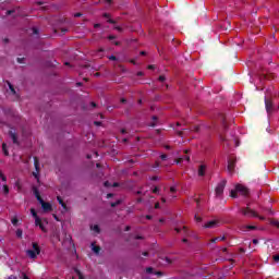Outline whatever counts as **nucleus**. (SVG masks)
<instances>
[{
	"label": "nucleus",
	"mask_w": 279,
	"mask_h": 279,
	"mask_svg": "<svg viewBox=\"0 0 279 279\" xmlns=\"http://www.w3.org/2000/svg\"><path fill=\"white\" fill-rule=\"evenodd\" d=\"M32 245L33 250H27L26 256H28V258H32L33 260H36V258H38V256L40 255V246L36 242H33Z\"/></svg>",
	"instance_id": "obj_1"
},
{
	"label": "nucleus",
	"mask_w": 279,
	"mask_h": 279,
	"mask_svg": "<svg viewBox=\"0 0 279 279\" xmlns=\"http://www.w3.org/2000/svg\"><path fill=\"white\" fill-rule=\"evenodd\" d=\"M236 193H240V195H248L250 190H247L244 185L238 184L235 190L231 191V197H238Z\"/></svg>",
	"instance_id": "obj_2"
},
{
	"label": "nucleus",
	"mask_w": 279,
	"mask_h": 279,
	"mask_svg": "<svg viewBox=\"0 0 279 279\" xmlns=\"http://www.w3.org/2000/svg\"><path fill=\"white\" fill-rule=\"evenodd\" d=\"M36 197L39 202V204L41 205V208L45 213H51L53 210V208L51 207L50 203L44 202L43 197H40V194L36 193Z\"/></svg>",
	"instance_id": "obj_3"
},
{
	"label": "nucleus",
	"mask_w": 279,
	"mask_h": 279,
	"mask_svg": "<svg viewBox=\"0 0 279 279\" xmlns=\"http://www.w3.org/2000/svg\"><path fill=\"white\" fill-rule=\"evenodd\" d=\"M34 165H35V171L33 172V175L37 182L40 180V161L38 160V157H34Z\"/></svg>",
	"instance_id": "obj_4"
},
{
	"label": "nucleus",
	"mask_w": 279,
	"mask_h": 279,
	"mask_svg": "<svg viewBox=\"0 0 279 279\" xmlns=\"http://www.w3.org/2000/svg\"><path fill=\"white\" fill-rule=\"evenodd\" d=\"M242 214L245 216V217H258V219H260L262 221H265V217L263 216H258L256 214V211L250 209V208H246V209H242Z\"/></svg>",
	"instance_id": "obj_5"
},
{
	"label": "nucleus",
	"mask_w": 279,
	"mask_h": 279,
	"mask_svg": "<svg viewBox=\"0 0 279 279\" xmlns=\"http://www.w3.org/2000/svg\"><path fill=\"white\" fill-rule=\"evenodd\" d=\"M223 189H226V181H221L217 186H216V195L219 197L223 195Z\"/></svg>",
	"instance_id": "obj_6"
},
{
	"label": "nucleus",
	"mask_w": 279,
	"mask_h": 279,
	"mask_svg": "<svg viewBox=\"0 0 279 279\" xmlns=\"http://www.w3.org/2000/svg\"><path fill=\"white\" fill-rule=\"evenodd\" d=\"M235 165H236V159L235 158H230L228 160L227 169H228L229 173H234Z\"/></svg>",
	"instance_id": "obj_7"
},
{
	"label": "nucleus",
	"mask_w": 279,
	"mask_h": 279,
	"mask_svg": "<svg viewBox=\"0 0 279 279\" xmlns=\"http://www.w3.org/2000/svg\"><path fill=\"white\" fill-rule=\"evenodd\" d=\"M219 226V220H210L204 225V228H217Z\"/></svg>",
	"instance_id": "obj_8"
},
{
	"label": "nucleus",
	"mask_w": 279,
	"mask_h": 279,
	"mask_svg": "<svg viewBox=\"0 0 279 279\" xmlns=\"http://www.w3.org/2000/svg\"><path fill=\"white\" fill-rule=\"evenodd\" d=\"M198 175H201V177L206 175V167L204 165L199 166Z\"/></svg>",
	"instance_id": "obj_9"
},
{
	"label": "nucleus",
	"mask_w": 279,
	"mask_h": 279,
	"mask_svg": "<svg viewBox=\"0 0 279 279\" xmlns=\"http://www.w3.org/2000/svg\"><path fill=\"white\" fill-rule=\"evenodd\" d=\"M57 199H58L59 204L62 206V208L68 210L66 204L64 203V201H62V197L58 196Z\"/></svg>",
	"instance_id": "obj_10"
},
{
	"label": "nucleus",
	"mask_w": 279,
	"mask_h": 279,
	"mask_svg": "<svg viewBox=\"0 0 279 279\" xmlns=\"http://www.w3.org/2000/svg\"><path fill=\"white\" fill-rule=\"evenodd\" d=\"M182 160H186L187 162H190L191 157L185 156L184 158H179V159H177V160H175L177 165H180V162H182Z\"/></svg>",
	"instance_id": "obj_11"
},
{
	"label": "nucleus",
	"mask_w": 279,
	"mask_h": 279,
	"mask_svg": "<svg viewBox=\"0 0 279 279\" xmlns=\"http://www.w3.org/2000/svg\"><path fill=\"white\" fill-rule=\"evenodd\" d=\"M90 230H93L94 232H96L97 234H99L100 232V229H99V226L98 225H94L90 227Z\"/></svg>",
	"instance_id": "obj_12"
},
{
	"label": "nucleus",
	"mask_w": 279,
	"mask_h": 279,
	"mask_svg": "<svg viewBox=\"0 0 279 279\" xmlns=\"http://www.w3.org/2000/svg\"><path fill=\"white\" fill-rule=\"evenodd\" d=\"M2 151H3L4 156H10V153L8 151V147H7L5 143L2 144Z\"/></svg>",
	"instance_id": "obj_13"
},
{
	"label": "nucleus",
	"mask_w": 279,
	"mask_h": 279,
	"mask_svg": "<svg viewBox=\"0 0 279 279\" xmlns=\"http://www.w3.org/2000/svg\"><path fill=\"white\" fill-rule=\"evenodd\" d=\"M35 226H43V219H40V217L35 218Z\"/></svg>",
	"instance_id": "obj_14"
},
{
	"label": "nucleus",
	"mask_w": 279,
	"mask_h": 279,
	"mask_svg": "<svg viewBox=\"0 0 279 279\" xmlns=\"http://www.w3.org/2000/svg\"><path fill=\"white\" fill-rule=\"evenodd\" d=\"M16 238L17 239H23V230L22 229L16 230Z\"/></svg>",
	"instance_id": "obj_15"
},
{
	"label": "nucleus",
	"mask_w": 279,
	"mask_h": 279,
	"mask_svg": "<svg viewBox=\"0 0 279 279\" xmlns=\"http://www.w3.org/2000/svg\"><path fill=\"white\" fill-rule=\"evenodd\" d=\"M8 86L13 95H16V89H14V86H12V83H8Z\"/></svg>",
	"instance_id": "obj_16"
},
{
	"label": "nucleus",
	"mask_w": 279,
	"mask_h": 279,
	"mask_svg": "<svg viewBox=\"0 0 279 279\" xmlns=\"http://www.w3.org/2000/svg\"><path fill=\"white\" fill-rule=\"evenodd\" d=\"M100 250L101 248L99 246L93 245V252H95V254H99Z\"/></svg>",
	"instance_id": "obj_17"
},
{
	"label": "nucleus",
	"mask_w": 279,
	"mask_h": 279,
	"mask_svg": "<svg viewBox=\"0 0 279 279\" xmlns=\"http://www.w3.org/2000/svg\"><path fill=\"white\" fill-rule=\"evenodd\" d=\"M31 214H32V216L34 217V219H36V217H38V214L36 213V209H35V208H32V209H31Z\"/></svg>",
	"instance_id": "obj_18"
},
{
	"label": "nucleus",
	"mask_w": 279,
	"mask_h": 279,
	"mask_svg": "<svg viewBox=\"0 0 279 279\" xmlns=\"http://www.w3.org/2000/svg\"><path fill=\"white\" fill-rule=\"evenodd\" d=\"M0 179L2 180V182H8V178L5 177V174H3V172H0Z\"/></svg>",
	"instance_id": "obj_19"
},
{
	"label": "nucleus",
	"mask_w": 279,
	"mask_h": 279,
	"mask_svg": "<svg viewBox=\"0 0 279 279\" xmlns=\"http://www.w3.org/2000/svg\"><path fill=\"white\" fill-rule=\"evenodd\" d=\"M75 274L77 275V277L80 279H84V275H82V272L80 270L75 269Z\"/></svg>",
	"instance_id": "obj_20"
},
{
	"label": "nucleus",
	"mask_w": 279,
	"mask_h": 279,
	"mask_svg": "<svg viewBox=\"0 0 279 279\" xmlns=\"http://www.w3.org/2000/svg\"><path fill=\"white\" fill-rule=\"evenodd\" d=\"M11 138H12L13 143H15V144L17 143L16 134L11 133Z\"/></svg>",
	"instance_id": "obj_21"
},
{
	"label": "nucleus",
	"mask_w": 279,
	"mask_h": 279,
	"mask_svg": "<svg viewBox=\"0 0 279 279\" xmlns=\"http://www.w3.org/2000/svg\"><path fill=\"white\" fill-rule=\"evenodd\" d=\"M3 191H4L5 195H8V193H10V189L8 187V185H3Z\"/></svg>",
	"instance_id": "obj_22"
},
{
	"label": "nucleus",
	"mask_w": 279,
	"mask_h": 279,
	"mask_svg": "<svg viewBox=\"0 0 279 279\" xmlns=\"http://www.w3.org/2000/svg\"><path fill=\"white\" fill-rule=\"evenodd\" d=\"M266 110H271V102L266 101Z\"/></svg>",
	"instance_id": "obj_23"
},
{
	"label": "nucleus",
	"mask_w": 279,
	"mask_h": 279,
	"mask_svg": "<svg viewBox=\"0 0 279 279\" xmlns=\"http://www.w3.org/2000/svg\"><path fill=\"white\" fill-rule=\"evenodd\" d=\"M11 223H13V226H16L19 223V219L17 218H13L11 220Z\"/></svg>",
	"instance_id": "obj_24"
},
{
	"label": "nucleus",
	"mask_w": 279,
	"mask_h": 279,
	"mask_svg": "<svg viewBox=\"0 0 279 279\" xmlns=\"http://www.w3.org/2000/svg\"><path fill=\"white\" fill-rule=\"evenodd\" d=\"M39 228H40V230L43 231V232H47V229L45 228V225H39Z\"/></svg>",
	"instance_id": "obj_25"
},
{
	"label": "nucleus",
	"mask_w": 279,
	"mask_h": 279,
	"mask_svg": "<svg viewBox=\"0 0 279 279\" xmlns=\"http://www.w3.org/2000/svg\"><path fill=\"white\" fill-rule=\"evenodd\" d=\"M274 260L276 262V263H279V254L278 255H274Z\"/></svg>",
	"instance_id": "obj_26"
},
{
	"label": "nucleus",
	"mask_w": 279,
	"mask_h": 279,
	"mask_svg": "<svg viewBox=\"0 0 279 279\" xmlns=\"http://www.w3.org/2000/svg\"><path fill=\"white\" fill-rule=\"evenodd\" d=\"M154 271V268L149 267V268H146V274H151Z\"/></svg>",
	"instance_id": "obj_27"
},
{
	"label": "nucleus",
	"mask_w": 279,
	"mask_h": 279,
	"mask_svg": "<svg viewBox=\"0 0 279 279\" xmlns=\"http://www.w3.org/2000/svg\"><path fill=\"white\" fill-rule=\"evenodd\" d=\"M246 229L247 230H256V227H254V226H246Z\"/></svg>",
	"instance_id": "obj_28"
},
{
	"label": "nucleus",
	"mask_w": 279,
	"mask_h": 279,
	"mask_svg": "<svg viewBox=\"0 0 279 279\" xmlns=\"http://www.w3.org/2000/svg\"><path fill=\"white\" fill-rule=\"evenodd\" d=\"M158 80H159V82H165V80H166V78H165V75L159 76Z\"/></svg>",
	"instance_id": "obj_29"
},
{
	"label": "nucleus",
	"mask_w": 279,
	"mask_h": 279,
	"mask_svg": "<svg viewBox=\"0 0 279 279\" xmlns=\"http://www.w3.org/2000/svg\"><path fill=\"white\" fill-rule=\"evenodd\" d=\"M219 238H214V239H211L210 240V243H217V240H218Z\"/></svg>",
	"instance_id": "obj_30"
},
{
	"label": "nucleus",
	"mask_w": 279,
	"mask_h": 279,
	"mask_svg": "<svg viewBox=\"0 0 279 279\" xmlns=\"http://www.w3.org/2000/svg\"><path fill=\"white\" fill-rule=\"evenodd\" d=\"M8 279H19V278H16V276L14 275H11L10 277H8Z\"/></svg>",
	"instance_id": "obj_31"
},
{
	"label": "nucleus",
	"mask_w": 279,
	"mask_h": 279,
	"mask_svg": "<svg viewBox=\"0 0 279 279\" xmlns=\"http://www.w3.org/2000/svg\"><path fill=\"white\" fill-rule=\"evenodd\" d=\"M195 220H196V221H202V217L195 216Z\"/></svg>",
	"instance_id": "obj_32"
},
{
	"label": "nucleus",
	"mask_w": 279,
	"mask_h": 279,
	"mask_svg": "<svg viewBox=\"0 0 279 279\" xmlns=\"http://www.w3.org/2000/svg\"><path fill=\"white\" fill-rule=\"evenodd\" d=\"M253 243H254V245H258V240H257V239H254V240H253Z\"/></svg>",
	"instance_id": "obj_33"
},
{
	"label": "nucleus",
	"mask_w": 279,
	"mask_h": 279,
	"mask_svg": "<svg viewBox=\"0 0 279 279\" xmlns=\"http://www.w3.org/2000/svg\"><path fill=\"white\" fill-rule=\"evenodd\" d=\"M161 160H167V155H161Z\"/></svg>",
	"instance_id": "obj_34"
},
{
	"label": "nucleus",
	"mask_w": 279,
	"mask_h": 279,
	"mask_svg": "<svg viewBox=\"0 0 279 279\" xmlns=\"http://www.w3.org/2000/svg\"><path fill=\"white\" fill-rule=\"evenodd\" d=\"M109 60H117V57L110 56V57H109Z\"/></svg>",
	"instance_id": "obj_35"
},
{
	"label": "nucleus",
	"mask_w": 279,
	"mask_h": 279,
	"mask_svg": "<svg viewBox=\"0 0 279 279\" xmlns=\"http://www.w3.org/2000/svg\"><path fill=\"white\" fill-rule=\"evenodd\" d=\"M116 29H118V32H122L121 26H116Z\"/></svg>",
	"instance_id": "obj_36"
},
{
	"label": "nucleus",
	"mask_w": 279,
	"mask_h": 279,
	"mask_svg": "<svg viewBox=\"0 0 279 279\" xmlns=\"http://www.w3.org/2000/svg\"><path fill=\"white\" fill-rule=\"evenodd\" d=\"M171 193H175V187H170Z\"/></svg>",
	"instance_id": "obj_37"
},
{
	"label": "nucleus",
	"mask_w": 279,
	"mask_h": 279,
	"mask_svg": "<svg viewBox=\"0 0 279 279\" xmlns=\"http://www.w3.org/2000/svg\"><path fill=\"white\" fill-rule=\"evenodd\" d=\"M74 16L80 17V16H82V13H76V14H74Z\"/></svg>",
	"instance_id": "obj_38"
},
{
	"label": "nucleus",
	"mask_w": 279,
	"mask_h": 279,
	"mask_svg": "<svg viewBox=\"0 0 279 279\" xmlns=\"http://www.w3.org/2000/svg\"><path fill=\"white\" fill-rule=\"evenodd\" d=\"M155 208H160V203H156Z\"/></svg>",
	"instance_id": "obj_39"
},
{
	"label": "nucleus",
	"mask_w": 279,
	"mask_h": 279,
	"mask_svg": "<svg viewBox=\"0 0 279 279\" xmlns=\"http://www.w3.org/2000/svg\"><path fill=\"white\" fill-rule=\"evenodd\" d=\"M226 236L219 238L218 241H225Z\"/></svg>",
	"instance_id": "obj_40"
},
{
	"label": "nucleus",
	"mask_w": 279,
	"mask_h": 279,
	"mask_svg": "<svg viewBox=\"0 0 279 279\" xmlns=\"http://www.w3.org/2000/svg\"><path fill=\"white\" fill-rule=\"evenodd\" d=\"M105 186H110V183L108 181L105 182Z\"/></svg>",
	"instance_id": "obj_41"
},
{
	"label": "nucleus",
	"mask_w": 279,
	"mask_h": 279,
	"mask_svg": "<svg viewBox=\"0 0 279 279\" xmlns=\"http://www.w3.org/2000/svg\"><path fill=\"white\" fill-rule=\"evenodd\" d=\"M109 40H114V36H109Z\"/></svg>",
	"instance_id": "obj_42"
},
{
	"label": "nucleus",
	"mask_w": 279,
	"mask_h": 279,
	"mask_svg": "<svg viewBox=\"0 0 279 279\" xmlns=\"http://www.w3.org/2000/svg\"><path fill=\"white\" fill-rule=\"evenodd\" d=\"M158 191V187H155L154 190H153V193H156Z\"/></svg>",
	"instance_id": "obj_43"
},
{
	"label": "nucleus",
	"mask_w": 279,
	"mask_h": 279,
	"mask_svg": "<svg viewBox=\"0 0 279 279\" xmlns=\"http://www.w3.org/2000/svg\"><path fill=\"white\" fill-rule=\"evenodd\" d=\"M95 125H101V122H94Z\"/></svg>",
	"instance_id": "obj_44"
},
{
	"label": "nucleus",
	"mask_w": 279,
	"mask_h": 279,
	"mask_svg": "<svg viewBox=\"0 0 279 279\" xmlns=\"http://www.w3.org/2000/svg\"><path fill=\"white\" fill-rule=\"evenodd\" d=\"M53 218H54L57 221H59L58 216L53 215Z\"/></svg>",
	"instance_id": "obj_45"
},
{
	"label": "nucleus",
	"mask_w": 279,
	"mask_h": 279,
	"mask_svg": "<svg viewBox=\"0 0 279 279\" xmlns=\"http://www.w3.org/2000/svg\"><path fill=\"white\" fill-rule=\"evenodd\" d=\"M157 276H162V272H155Z\"/></svg>",
	"instance_id": "obj_46"
},
{
	"label": "nucleus",
	"mask_w": 279,
	"mask_h": 279,
	"mask_svg": "<svg viewBox=\"0 0 279 279\" xmlns=\"http://www.w3.org/2000/svg\"><path fill=\"white\" fill-rule=\"evenodd\" d=\"M111 206H112V207L117 206V203H112Z\"/></svg>",
	"instance_id": "obj_47"
},
{
	"label": "nucleus",
	"mask_w": 279,
	"mask_h": 279,
	"mask_svg": "<svg viewBox=\"0 0 279 279\" xmlns=\"http://www.w3.org/2000/svg\"><path fill=\"white\" fill-rule=\"evenodd\" d=\"M34 34H38V31H36V28H34Z\"/></svg>",
	"instance_id": "obj_48"
},
{
	"label": "nucleus",
	"mask_w": 279,
	"mask_h": 279,
	"mask_svg": "<svg viewBox=\"0 0 279 279\" xmlns=\"http://www.w3.org/2000/svg\"><path fill=\"white\" fill-rule=\"evenodd\" d=\"M148 69H154V65H148Z\"/></svg>",
	"instance_id": "obj_49"
},
{
	"label": "nucleus",
	"mask_w": 279,
	"mask_h": 279,
	"mask_svg": "<svg viewBox=\"0 0 279 279\" xmlns=\"http://www.w3.org/2000/svg\"><path fill=\"white\" fill-rule=\"evenodd\" d=\"M107 197H112V194H108Z\"/></svg>",
	"instance_id": "obj_50"
},
{
	"label": "nucleus",
	"mask_w": 279,
	"mask_h": 279,
	"mask_svg": "<svg viewBox=\"0 0 279 279\" xmlns=\"http://www.w3.org/2000/svg\"><path fill=\"white\" fill-rule=\"evenodd\" d=\"M121 133H122V134H125V130H122Z\"/></svg>",
	"instance_id": "obj_51"
},
{
	"label": "nucleus",
	"mask_w": 279,
	"mask_h": 279,
	"mask_svg": "<svg viewBox=\"0 0 279 279\" xmlns=\"http://www.w3.org/2000/svg\"><path fill=\"white\" fill-rule=\"evenodd\" d=\"M144 256H147V252L143 253Z\"/></svg>",
	"instance_id": "obj_52"
},
{
	"label": "nucleus",
	"mask_w": 279,
	"mask_h": 279,
	"mask_svg": "<svg viewBox=\"0 0 279 279\" xmlns=\"http://www.w3.org/2000/svg\"><path fill=\"white\" fill-rule=\"evenodd\" d=\"M7 13H8V14H12V11H8Z\"/></svg>",
	"instance_id": "obj_53"
},
{
	"label": "nucleus",
	"mask_w": 279,
	"mask_h": 279,
	"mask_svg": "<svg viewBox=\"0 0 279 279\" xmlns=\"http://www.w3.org/2000/svg\"><path fill=\"white\" fill-rule=\"evenodd\" d=\"M107 3H111V0H107Z\"/></svg>",
	"instance_id": "obj_54"
},
{
	"label": "nucleus",
	"mask_w": 279,
	"mask_h": 279,
	"mask_svg": "<svg viewBox=\"0 0 279 279\" xmlns=\"http://www.w3.org/2000/svg\"><path fill=\"white\" fill-rule=\"evenodd\" d=\"M141 54H142V56H145V52L142 51Z\"/></svg>",
	"instance_id": "obj_55"
},
{
	"label": "nucleus",
	"mask_w": 279,
	"mask_h": 279,
	"mask_svg": "<svg viewBox=\"0 0 279 279\" xmlns=\"http://www.w3.org/2000/svg\"><path fill=\"white\" fill-rule=\"evenodd\" d=\"M77 86H82V83H77Z\"/></svg>",
	"instance_id": "obj_56"
},
{
	"label": "nucleus",
	"mask_w": 279,
	"mask_h": 279,
	"mask_svg": "<svg viewBox=\"0 0 279 279\" xmlns=\"http://www.w3.org/2000/svg\"><path fill=\"white\" fill-rule=\"evenodd\" d=\"M161 201L165 203L166 202V199L165 198H161Z\"/></svg>",
	"instance_id": "obj_57"
},
{
	"label": "nucleus",
	"mask_w": 279,
	"mask_h": 279,
	"mask_svg": "<svg viewBox=\"0 0 279 279\" xmlns=\"http://www.w3.org/2000/svg\"><path fill=\"white\" fill-rule=\"evenodd\" d=\"M183 242L186 243V239H183Z\"/></svg>",
	"instance_id": "obj_58"
},
{
	"label": "nucleus",
	"mask_w": 279,
	"mask_h": 279,
	"mask_svg": "<svg viewBox=\"0 0 279 279\" xmlns=\"http://www.w3.org/2000/svg\"><path fill=\"white\" fill-rule=\"evenodd\" d=\"M136 239H143L142 236H137Z\"/></svg>",
	"instance_id": "obj_59"
},
{
	"label": "nucleus",
	"mask_w": 279,
	"mask_h": 279,
	"mask_svg": "<svg viewBox=\"0 0 279 279\" xmlns=\"http://www.w3.org/2000/svg\"><path fill=\"white\" fill-rule=\"evenodd\" d=\"M138 75H143V73H142V72H140V73H138Z\"/></svg>",
	"instance_id": "obj_60"
},
{
	"label": "nucleus",
	"mask_w": 279,
	"mask_h": 279,
	"mask_svg": "<svg viewBox=\"0 0 279 279\" xmlns=\"http://www.w3.org/2000/svg\"><path fill=\"white\" fill-rule=\"evenodd\" d=\"M178 232H180V229H175Z\"/></svg>",
	"instance_id": "obj_61"
},
{
	"label": "nucleus",
	"mask_w": 279,
	"mask_h": 279,
	"mask_svg": "<svg viewBox=\"0 0 279 279\" xmlns=\"http://www.w3.org/2000/svg\"><path fill=\"white\" fill-rule=\"evenodd\" d=\"M126 230H130V227H126Z\"/></svg>",
	"instance_id": "obj_62"
},
{
	"label": "nucleus",
	"mask_w": 279,
	"mask_h": 279,
	"mask_svg": "<svg viewBox=\"0 0 279 279\" xmlns=\"http://www.w3.org/2000/svg\"><path fill=\"white\" fill-rule=\"evenodd\" d=\"M92 106H94V107H95V102H93V104H92Z\"/></svg>",
	"instance_id": "obj_63"
},
{
	"label": "nucleus",
	"mask_w": 279,
	"mask_h": 279,
	"mask_svg": "<svg viewBox=\"0 0 279 279\" xmlns=\"http://www.w3.org/2000/svg\"><path fill=\"white\" fill-rule=\"evenodd\" d=\"M113 186H117V183H114Z\"/></svg>",
	"instance_id": "obj_64"
}]
</instances>
